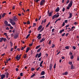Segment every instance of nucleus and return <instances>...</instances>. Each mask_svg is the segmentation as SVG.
Segmentation results:
<instances>
[{"instance_id": "nucleus-1", "label": "nucleus", "mask_w": 79, "mask_h": 79, "mask_svg": "<svg viewBox=\"0 0 79 79\" xmlns=\"http://www.w3.org/2000/svg\"><path fill=\"white\" fill-rule=\"evenodd\" d=\"M73 5V1H71L70 3L68 5V6L67 7V10H69V9Z\"/></svg>"}, {"instance_id": "nucleus-2", "label": "nucleus", "mask_w": 79, "mask_h": 79, "mask_svg": "<svg viewBox=\"0 0 79 79\" xmlns=\"http://www.w3.org/2000/svg\"><path fill=\"white\" fill-rule=\"evenodd\" d=\"M10 23L12 24V25H15V22H14V20H13V19H10Z\"/></svg>"}, {"instance_id": "nucleus-3", "label": "nucleus", "mask_w": 79, "mask_h": 79, "mask_svg": "<svg viewBox=\"0 0 79 79\" xmlns=\"http://www.w3.org/2000/svg\"><path fill=\"white\" fill-rule=\"evenodd\" d=\"M45 0H42L40 2V5L42 6L45 3Z\"/></svg>"}, {"instance_id": "nucleus-4", "label": "nucleus", "mask_w": 79, "mask_h": 79, "mask_svg": "<svg viewBox=\"0 0 79 79\" xmlns=\"http://www.w3.org/2000/svg\"><path fill=\"white\" fill-rule=\"evenodd\" d=\"M52 13H53V12H51L50 13L49 12V10L48 11V15L49 16H51L52 15Z\"/></svg>"}, {"instance_id": "nucleus-5", "label": "nucleus", "mask_w": 79, "mask_h": 79, "mask_svg": "<svg viewBox=\"0 0 79 79\" xmlns=\"http://www.w3.org/2000/svg\"><path fill=\"white\" fill-rule=\"evenodd\" d=\"M13 19L14 21H17L18 20V19L17 18V17L16 16H14L13 18Z\"/></svg>"}, {"instance_id": "nucleus-6", "label": "nucleus", "mask_w": 79, "mask_h": 79, "mask_svg": "<svg viewBox=\"0 0 79 79\" xmlns=\"http://www.w3.org/2000/svg\"><path fill=\"white\" fill-rule=\"evenodd\" d=\"M40 36H41V34H39L37 36V38H38V39H41L42 37Z\"/></svg>"}, {"instance_id": "nucleus-7", "label": "nucleus", "mask_w": 79, "mask_h": 79, "mask_svg": "<svg viewBox=\"0 0 79 79\" xmlns=\"http://www.w3.org/2000/svg\"><path fill=\"white\" fill-rule=\"evenodd\" d=\"M1 78L2 79H3L5 77V75L2 74L1 75Z\"/></svg>"}, {"instance_id": "nucleus-8", "label": "nucleus", "mask_w": 79, "mask_h": 79, "mask_svg": "<svg viewBox=\"0 0 79 79\" xmlns=\"http://www.w3.org/2000/svg\"><path fill=\"white\" fill-rule=\"evenodd\" d=\"M42 28V25H40L38 28L37 30L38 31H40L41 29Z\"/></svg>"}, {"instance_id": "nucleus-9", "label": "nucleus", "mask_w": 79, "mask_h": 79, "mask_svg": "<svg viewBox=\"0 0 79 79\" xmlns=\"http://www.w3.org/2000/svg\"><path fill=\"white\" fill-rule=\"evenodd\" d=\"M52 64H51L49 66V70L50 71H52Z\"/></svg>"}, {"instance_id": "nucleus-10", "label": "nucleus", "mask_w": 79, "mask_h": 79, "mask_svg": "<svg viewBox=\"0 0 79 79\" xmlns=\"http://www.w3.org/2000/svg\"><path fill=\"white\" fill-rule=\"evenodd\" d=\"M45 38H43L40 40V43L42 42H44V41H45Z\"/></svg>"}, {"instance_id": "nucleus-11", "label": "nucleus", "mask_w": 79, "mask_h": 79, "mask_svg": "<svg viewBox=\"0 0 79 79\" xmlns=\"http://www.w3.org/2000/svg\"><path fill=\"white\" fill-rule=\"evenodd\" d=\"M18 37V34H16L14 35V39H16Z\"/></svg>"}, {"instance_id": "nucleus-12", "label": "nucleus", "mask_w": 79, "mask_h": 79, "mask_svg": "<svg viewBox=\"0 0 79 79\" xmlns=\"http://www.w3.org/2000/svg\"><path fill=\"white\" fill-rule=\"evenodd\" d=\"M72 15L73 14H72V13H71L70 12V13H69V19L71 18H72Z\"/></svg>"}, {"instance_id": "nucleus-13", "label": "nucleus", "mask_w": 79, "mask_h": 79, "mask_svg": "<svg viewBox=\"0 0 79 79\" xmlns=\"http://www.w3.org/2000/svg\"><path fill=\"white\" fill-rule=\"evenodd\" d=\"M60 11V8L59 7H57V8L56 10V12H58V11Z\"/></svg>"}, {"instance_id": "nucleus-14", "label": "nucleus", "mask_w": 79, "mask_h": 79, "mask_svg": "<svg viewBox=\"0 0 79 79\" xmlns=\"http://www.w3.org/2000/svg\"><path fill=\"white\" fill-rule=\"evenodd\" d=\"M68 73L67 72H66L65 73H63L62 74V75H67V74H68Z\"/></svg>"}, {"instance_id": "nucleus-15", "label": "nucleus", "mask_w": 79, "mask_h": 79, "mask_svg": "<svg viewBox=\"0 0 79 79\" xmlns=\"http://www.w3.org/2000/svg\"><path fill=\"white\" fill-rule=\"evenodd\" d=\"M3 38H0V42H2L3 41Z\"/></svg>"}, {"instance_id": "nucleus-16", "label": "nucleus", "mask_w": 79, "mask_h": 79, "mask_svg": "<svg viewBox=\"0 0 79 79\" xmlns=\"http://www.w3.org/2000/svg\"><path fill=\"white\" fill-rule=\"evenodd\" d=\"M42 55V53H41V52H40L39 54H38V58H40V56H41V55Z\"/></svg>"}, {"instance_id": "nucleus-17", "label": "nucleus", "mask_w": 79, "mask_h": 79, "mask_svg": "<svg viewBox=\"0 0 79 79\" xmlns=\"http://www.w3.org/2000/svg\"><path fill=\"white\" fill-rule=\"evenodd\" d=\"M20 58H20V57H19L18 56H17L16 57V59H17V60H18V61H19V59H20Z\"/></svg>"}, {"instance_id": "nucleus-18", "label": "nucleus", "mask_w": 79, "mask_h": 79, "mask_svg": "<svg viewBox=\"0 0 79 79\" xmlns=\"http://www.w3.org/2000/svg\"><path fill=\"white\" fill-rule=\"evenodd\" d=\"M41 75H43L45 74V72L43 71L41 72Z\"/></svg>"}, {"instance_id": "nucleus-19", "label": "nucleus", "mask_w": 79, "mask_h": 79, "mask_svg": "<svg viewBox=\"0 0 79 79\" xmlns=\"http://www.w3.org/2000/svg\"><path fill=\"white\" fill-rule=\"evenodd\" d=\"M64 31V29H63L61 30H60V34H61V33H62V32H63V31Z\"/></svg>"}, {"instance_id": "nucleus-20", "label": "nucleus", "mask_w": 79, "mask_h": 79, "mask_svg": "<svg viewBox=\"0 0 79 79\" xmlns=\"http://www.w3.org/2000/svg\"><path fill=\"white\" fill-rule=\"evenodd\" d=\"M5 74L6 75V77H7L8 78V74H9L8 73L6 72V73H5Z\"/></svg>"}, {"instance_id": "nucleus-21", "label": "nucleus", "mask_w": 79, "mask_h": 79, "mask_svg": "<svg viewBox=\"0 0 79 79\" xmlns=\"http://www.w3.org/2000/svg\"><path fill=\"white\" fill-rule=\"evenodd\" d=\"M5 24L6 25V26H7L8 25V22H7V21H5Z\"/></svg>"}, {"instance_id": "nucleus-22", "label": "nucleus", "mask_w": 79, "mask_h": 79, "mask_svg": "<svg viewBox=\"0 0 79 79\" xmlns=\"http://www.w3.org/2000/svg\"><path fill=\"white\" fill-rule=\"evenodd\" d=\"M29 48H27V50H26V53H27L29 51Z\"/></svg>"}, {"instance_id": "nucleus-23", "label": "nucleus", "mask_w": 79, "mask_h": 79, "mask_svg": "<svg viewBox=\"0 0 79 79\" xmlns=\"http://www.w3.org/2000/svg\"><path fill=\"white\" fill-rule=\"evenodd\" d=\"M55 16L56 17V18H58V17H59V16H60V15H57L56 14L55 15Z\"/></svg>"}, {"instance_id": "nucleus-24", "label": "nucleus", "mask_w": 79, "mask_h": 79, "mask_svg": "<svg viewBox=\"0 0 79 79\" xmlns=\"http://www.w3.org/2000/svg\"><path fill=\"white\" fill-rule=\"evenodd\" d=\"M27 58V54H25L24 56V58Z\"/></svg>"}, {"instance_id": "nucleus-25", "label": "nucleus", "mask_w": 79, "mask_h": 79, "mask_svg": "<svg viewBox=\"0 0 79 79\" xmlns=\"http://www.w3.org/2000/svg\"><path fill=\"white\" fill-rule=\"evenodd\" d=\"M41 48H40L39 49H38L37 51V52L39 53V52L40 51V50H41Z\"/></svg>"}, {"instance_id": "nucleus-26", "label": "nucleus", "mask_w": 79, "mask_h": 79, "mask_svg": "<svg viewBox=\"0 0 79 79\" xmlns=\"http://www.w3.org/2000/svg\"><path fill=\"white\" fill-rule=\"evenodd\" d=\"M73 29H70L69 30H67V32H70V31H73Z\"/></svg>"}, {"instance_id": "nucleus-27", "label": "nucleus", "mask_w": 79, "mask_h": 79, "mask_svg": "<svg viewBox=\"0 0 79 79\" xmlns=\"http://www.w3.org/2000/svg\"><path fill=\"white\" fill-rule=\"evenodd\" d=\"M3 40H4V42H6V39L3 38Z\"/></svg>"}, {"instance_id": "nucleus-28", "label": "nucleus", "mask_w": 79, "mask_h": 79, "mask_svg": "<svg viewBox=\"0 0 79 79\" xmlns=\"http://www.w3.org/2000/svg\"><path fill=\"white\" fill-rule=\"evenodd\" d=\"M44 29V27H43L42 28V29L40 31V32H42V31H43Z\"/></svg>"}, {"instance_id": "nucleus-29", "label": "nucleus", "mask_w": 79, "mask_h": 79, "mask_svg": "<svg viewBox=\"0 0 79 79\" xmlns=\"http://www.w3.org/2000/svg\"><path fill=\"white\" fill-rule=\"evenodd\" d=\"M40 45H39V46H37V47L35 48V49H38V48H39V47H40Z\"/></svg>"}, {"instance_id": "nucleus-30", "label": "nucleus", "mask_w": 79, "mask_h": 79, "mask_svg": "<svg viewBox=\"0 0 79 79\" xmlns=\"http://www.w3.org/2000/svg\"><path fill=\"white\" fill-rule=\"evenodd\" d=\"M30 36V34L28 35L26 37V39H27L28 38V37H29Z\"/></svg>"}, {"instance_id": "nucleus-31", "label": "nucleus", "mask_w": 79, "mask_h": 79, "mask_svg": "<svg viewBox=\"0 0 79 79\" xmlns=\"http://www.w3.org/2000/svg\"><path fill=\"white\" fill-rule=\"evenodd\" d=\"M74 58V56L73 55L72 56H71L70 57V59H73Z\"/></svg>"}, {"instance_id": "nucleus-32", "label": "nucleus", "mask_w": 79, "mask_h": 79, "mask_svg": "<svg viewBox=\"0 0 79 79\" xmlns=\"http://www.w3.org/2000/svg\"><path fill=\"white\" fill-rule=\"evenodd\" d=\"M56 18V17H55V15H54L52 17V19H54V18Z\"/></svg>"}, {"instance_id": "nucleus-33", "label": "nucleus", "mask_w": 79, "mask_h": 79, "mask_svg": "<svg viewBox=\"0 0 79 79\" xmlns=\"http://www.w3.org/2000/svg\"><path fill=\"white\" fill-rule=\"evenodd\" d=\"M69 3V0H67V1L66 2V4H68V3Z\"/></svg>"}, {"instance_id": "nucleus-34", "label": "nucleus", "mask_w": 79, "mask_h": 79, "mask_svg": "<svg viewBox=\"0 0 79 79\" xmlns=\"http://www.w3.org/2000/svg\"><path fill=\"white\" fill-rule=\"evenodd\" d=\"M50 22L48 24H47V25H46V27H48V26H49V25H50Z\"/></svg>"}, {"instance_id": "nucleus-35", "label": "nucleus", "mask_w": 79, "mask_h": 79, "mask_svg": "<svg viewBox=\"0 0 79 79\" xmlns=\"http://www.w3.org/2000/svg\"><path fill=\"white\" fill-rule=\"evenodd\" d=\"M71 69H74V67H73V65H71Z\"/></svg>"}, {"instance_id": "nucleus-36", "label": "nucleus", "mask_w": 79, "mask_h": 79, "mask_svg": "<svg viewBox=\"0 0 79 79\" xmlns=\"http://www.w3.org/2000/svg\"><path fill=\"white\" fill-rule=\"evenodd\" d=\"M69 55L71 56H73V55H73V53H72V52H69Z\"/></svg>"}, {"instance_id": "nucleus-37", "label": "nucleus", "mask_w": 79, "mask_h": 79, "mask_svg": "<svg viewBox=\"0 0 79 79\" xmlns=\"http://www.w3.org/2000/svg\"><path fill=\"white\" fill-rule=\"evenodd\" d=\"M65 48L66 49H69V46H66V47H65Z\"/></svg>"}, {"instance_id": "nucleus-38", "label": "nucleus", "mask_w": 79, "mask_h": 79, "mask_svg": "<svg viewBox=\"0 0 79 79\" xmlns=\"http://www.w3.org/2000/svg\"><path fill=\"white\" fill-rule=\"evenodd\" d=\"M35 26H36V23H33V25L32 26L33 27H35Z\"/></svg>"}, {"instance_id": "nucleus-39", "label": "nucleus", "mask_w": 79, "mask_h": 79, "mask_svg": "<svg viewBox=\"0 0 79 79\" xmlns=\"http://www.w3.org/2000/svg\"><path fill=\"white\" fill-rule=\"evenodd\" d=\"M55 47V45L53 44L52 45V48H54Z\"/></svg>"}, {"instance_id": "nucleus-40", "label": "nucleus", "mask_w": 79, "mask_h": 79, "mask_svg": "<svg viewBox=\"0 0 79 79\" xmlns=\"http://www.w3.org/2000/svg\"><path fill=\"white\" fill-rule=\"evenodd\" d=\"M35 74H33L31 76V77H34V76H35Z\"/></svg>"}, {"instance_id": "nucleus-41", "label": "nucleus", "mask_w": 79, "mask_h": 79, "mask_svg": "<svg viewBox=\"0 0 79 79\" xmlns=\"http://www.w3.org/2000/svg\"><path fill=\"white\" fill-rule=\"evenodd\" d=\"M53 68H54V69H55V68H56V63H55L54 66H53Z\"/></svg>"}, {"instance_id": "nucleus-42", "label": "nucleus", "mask_w": 79, "mask_h": 79, "mask_svg": "<svg viewBox=\"0 0 79 79\" xmlns=\"http://www.w3.org/2000/svg\"><path fill=\"white\" fill-rule=\"evenodd\" d=\"M10 47H12V46H13V43L11 42L10 43Z\"/></svg>"}, {"instance_id": "nucleus-43", "label": "nucleus", "mask_w": 79, "mask_h": 79, "mask_svg": "<svg viewBox=\"0 0 79 79\" xmlns=\"http://www.w3.org/2000/svg\"><path fill=\"white\" fill-rule=\"evenodd\" d=\"M72 47L74 50H76V48L75 46H72Z\"/></svg>"}, {"instance_id": "nucleus-44", "label": "nucleus", "mask_w": 79, "mask_h": 79, "mask_svg": "<svg viewBox=\"0 0 79 79\" xmlns=\"http://www.w3.org/2000/svg\"><path fill=\"white\" fill-rule=\"evenodd\" d=\"M33 44V43L32 42L31 43V44H29L30 47H31V46H32Z\"/></svg>"}, {"instance_id": "nucleus-45", "label": "nucleus", "mask_w": 79, "mask_h": 79, "mask_svg": "<svg viewBox=\"0 0 79 79\" xmlns=\"http://www.w3.org/2000/svg\"><path fill=\"white\" fill-rule=\"evenodd\" d=\"M60 20H61V19L59 18L58 19H57V20H56V22H57V21H60Z\"/></svg>"}, {"instance_id": "nucleus-46", "label": "nucleus", "mask_w": 79, "mask_h": 79, "mask_svg": "<svg viewBox=\"0 0 79 79\" xmlns=\"http://www.w3.org/2000/svg\"><path fill=\"white\" fill-rule=\"evenodd\" d=\"M25 47H22L21 48V50H24V48H25Z\"/></svg>"}, {"instance_id": "nucleus-47", "label": "nucleus", "mask_w": 79, "mask_h": 79, "mask_svg": "<svg viewBox=\"0 0 79 79\" xmlns=\"http://www.w3.org/2000/svg\"><path fill=\"white\" fill-rule=\"evenodd\" d=\"M5 13H4L2 15V17L3 18L5 16Z\"/></svg>"}, {"instance_id": "nucleus-48", "label": "nucleus", "mask_w": 79, "mask_h": 79, "mask_svg": "<svg viewBox=\"0 0 79 79\" xmlns=\"http://www.w3.org/2000/svg\"><path fill=\"white\" fill-rule=\"evenodd\" d=\"M73 63V62H72L70 61L69 63V64H70V65H71Z\"/></svg>"}, {"instance_id": "nucleus-49", "label": "nucleus", "mask_w": 79, "mask_h": 79, "mask_svg": "<svg viewBox=\"0 0 79 79\" xmlns=\"http://www.w3.org/2000/svg\"><path fill=\"white\" fill-rule=\"evenodd\" d=\"M64 25H65V23H64V22L62 24V27H63V26H64Z\"/></svg>"}, {"instance_id": "nucleus-50", "label": "nucleus", "mask_w": 79, "mask_h": 79, "mask_svg": "<svg viewBox=\"0 0 79 79\" xmlns=\"http://www.w3.org/2000/svg\"><path fill=\"white\" fill-rule=\"evenodd\" d=\"M75 28H76V27H74V26H73L72 27V29H75Z\"/></svg>"}, {"instance_id": "nucleus-51", "label": "nucleus", "mask_w": 79, "mask_h": 79, "mask_svg": "<svg viewBox=\"0 0 79 79\" xmlns=\"http://www.w3.org/2000/svg\"><path fill=\"white\" fill-rule=\"evenodd\" d=\"M64 11H65V8H64V7L62 9V11L63 12Z\"/></svg>"}, {"instance_id": "nucleus-52", "label": "nucleus", "mask_w": 79, "mask_h": 79, "mask_svg": "<svg viewBox=\"0 0 79 79\" xmlns=\"http://www.w3.org/2000/svg\"><path fill=\"white\" fill-rule=\"evenodd\" d=\"M40 78H41L42 79V78H43L44 79L45 78V76H43L41 77Z\"/></svg>"}, {"instance_id": "nucleus-53", "label": "nucleus", "mask_w": 79, "mask_h": 79, "mask_svg": "<svg viewBox=\"0 0 79 79\" xmlns=\"http://www.w3.org/2000/svg\"><path fill=\"white\" fill-rule=\"evenodd\" d=\"M31 71H34V68H31Z\"/></svg>"}, {"instance_id": "nucleus-54", "label": "nucleus", "mask_w": 79, "mask_h": 79, "mask_svg": "<svg viewBox=\"0 0 79 79\" xmlns=\"http://www.w3.org/2000/svg\"><path fill=\"white\" fill-rule=\"evenodd\" d=\"M4 35H6V36H7V33H5L4 34Z\"/></svg>"}, {"instance_id": "nucleus-55", "label": "nucleus", "mask_w": 79, "mask_h": 79, "mask_svg": "<svg viewBox=\"0 0 79 79\" xmlns=\"http://www.w3.org/2000/svg\"><path fill=\"white\" fill-rule=\"evenodd\" d=\"M64 22L65 23H68V20H66L64 21Z\"/></svg>"}, {"instance_id": "nucleus-56", "label": "nucleus", "mask_w": 79, "mask_h": 79, "mask_svg": "<svg viewBox=\"0 0 79 79\" xmlns=\"http://www.w3.org/2000/svg\"><path fill=\"white\" fill-rule=\"evenodd\" d=\"M69 26V25H67L65 26V27H68Z\"/></svg>"}, {"instance_id": "nucleus-57", "label": "nucleus", "mask_w": 79, "mask_h": 79, "mask_svg": "<svg viewBox=\"0 0 79 79\" xmlns=\"http://www.w3.org/2000/svg\"><path fill=\"white\" fill-rule=\"evenodd\" d=\"M64 35H65V33H64L63 34H62V37H63V36H64Z\"/></svg>"}, {"instance_id": "nucleus-58", "label": "nucleus", "mask_w": 79, "mask_h": 79, "mask_svg": "<svg viewBox=\"0 0 79 79\" xmlns=\"http://www.w3.org/2000/svg\"><path fill=\"white\" fill-rule=\"evenodd\" d=\"M74 24H75V25H76V24H77V22H75L74 23Z\"/></svg>"}, {"instance_id": "nucleus-59", "label": "nucleus", "mask_w": 79, "mask_h": 79, "mask_svg": "<svg viewBox=\"0 0 79 79\" xmlns=\"http://www.w3.org/2000/svg\"><path fill=\"white\" fill-rule=\"evenodd\" d=\"M39 55V54L38 53H37L35 56V58H37V56H38Z\"/></svg>"}, {"instance_id": "nucleus-60", "label": "nucleus", "mask_w": 79, "mask_h": 79, "mask_svg": "<svg viewBox=\"0 0 79 79\" xmlns=\"http://www.w3.org/2000/svg\"><path fill=\"white\" fill-rule=\"evenodd\" d=\"M23 73H20V76H23Z\"/></svg>"}, {"instance_id": "nucleus-61", "label": "nucleus", "mask_w": 79, "mask_h": 79, "mask_svg": "<svg viewBox=\"0 0 79 79\" xmlns=\"http://www.w3.org/2000/svg\"><path fill=\"white\" fill-rule=\"evenodd\" d=\"M13 28V27L10 26V29H12Z\"/></svg>"}, {"instance_id": "nucleus-62", "label": "nucleus", "mask_w": 79, "mask_h": 79, "mask_svg": "<svg viewBox=\"0 0 79 79\" xmlns=\"http://www.w3.org/2000/svg\"><path fill=\"white\" fill-rule=\"evenodd\" d=\"M39 69H40V67H39L38 68H37V69H36V70L37 71H38V70H39Z\"/></svg>"}, {"instance_id": "nucleus-63", "label": "nucleus", "mask_w": 79, "mask_h": 79, "mask_svg": "<svg viewBox=\"0 0 79 79\" xmlns=\"http://www.w3.org/2000/svg\"><path fill=\"white\" fill-rule=\"evenodd\" d=\"M51 40H50L49 42V45H50V44H51Z\"/></svg>"}, {"instance_id": "nucleus-64", "label": "nucleus", "mask_w": 79, "mask_h": 79, "mask_svg": "<svg viewBox=\"0 0 79 79\" xmlns=\"http://www.w3.org/2000/svg\"><path fill=\"white\" fill-rule=\"evenodd\" d=\"M18 70H19L17 68H16V71H18Z\"/></svg>"}]
</instances>
